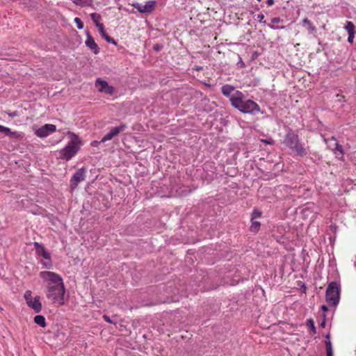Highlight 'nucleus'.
I'll return each instance as SVG.
<instances>
[{"label":"nucleus","mask_w":356,"mask_h":356,"mask_svg":"<svg viewBox=\"0 0 356 356\" xmlns=\"http://www.w3.org/2000/svg\"><path fill=\"white\" fill-rule=\"evenodd\" d=\"M344 28L347 31L348 34H355V26L352 22L347 21Z\"/></svg>","instance_id":"nucleus-18"},{"label":"nucleus","mask_w":356,"mask_h":356,"mask_svg":"<svg viewBox=\"0 0 356 356\" xmlns=\"http://www.w3.org/2000/svg\"><path fill=\"white\" fill-rule=\"evenodd\" d=\"M336 147L334 150V154H337V152H339L341 156L343 155V150L341 145H340L337 142L335 143Z\"/></svg>","instance_id":"nucleus-26"},{"label":"nucleus","mask_w":356,"mask_h":356,"mask_svg":"<svg viewBox=\"0 0 356 356\" xmlns=\"http://www.w3.org/2000/svg\"><path fill=\"white\" fill-rule=\"evenodd\" d=\"M321 309L324 312H327L328 310V308L326 305H322L321 306Z\"/></svg>","instance_id":"nucleus-37"},{"label":"nucleus","mask_w":356,"mask_h":356,"mask_svg":"<svg viewBox=\"0 0 356 356\" xmlns=\"http://www.w3.org/2000/svg\"><path fill=\"white\" fill-rule=\"evenodd\" d=\"M275 3V1L274 0H267L266 1V4L268 5V6H272L273 4Z\"/></svg>","instance_id":"nucleus-34"},{"label":"nucleus","mask_w":356,"mask_h":356,"mask_svg":"<svg viewBox=\"0 0 356 356\" xmlns=\"http://www.w3.org/2000/svg\"><path fill=\"white\" fill-rule=\"evenodd\" d=\"M86 46L92 51L95 54H97L99 52V48L97 43L95 42L93 38L90 35V33H87V39L86 40Z\"/></svg>","instance_id":"nucleus-13"},{"label":"nucleus","mask_w":356,"mask_h":356,"mask_svg":"<svg viewBox=\"0 0 356 356\" xmlns=\"http://www.w3.org/2000/svg\"><path fill=\"white\" fill-rule=\"evenodd\" d=\"M65 288L64 283L47 287V298L54 304L63 305L65 301Z\"/></svg>","instance_id":"nucleus-4"},{"label":"nucleus","mask_w":356,"mask_h":356,"mask_svg":"<svg viewBox=\"0 0 356 356\" xmlns=\"http://www.w3.org/2000/svg\"><path fill=\"white\" fill-rule=\"evenodd\" d=\"M354 38H355V35L348 34V42L350 43H353Z\"/></svg>","instance_id":"nucleus-33"},{"label":"nucleus","mask_w":356,"mask_h":356,"mask_svg":"<svg viewBox=\"0 0 356 356\" xmlns=\"http://www.w3.org/2000/svg\"><path fill=\"white\" fill-rule=\"evenodd\" d=\"M24 297L26 303L34 298L32 297L31 291L29 290L25 292Z\"/></svg>","instance_id":"nucleus-28"},{"label":"nucleus","mask_w":356,"mask_h":356,"mask_svg":"<svg viewBox=\"0 0 356 356\" xmlns=\"http://www.w3.org/2000/svg\"><path fill=\"white\" fill-rule=\"evenodd\" d=\"M40 277L47 284V287L63 283L61 276L52 271H41Z\"/></svg>","instance_id":"nucleus-7"},{"label":"nucleus","mask_w":356,"mask_h":356,"mask_svg":"<svg viewBox=\"0 0 356 356\" xmlns=\"http://www.w3.org/2000/svg\"><path fill=\"white\" fill-rule=\"evenodd\" d=\"M284 143L300 156L307 154V147L300 142L298 136L292 131L287 132L284 139Z\"/></svg>","instance_id":"nucleus-3"},{"label":"nucleus","mask_w":356,"mask_h":356,"mask_svg":"<svg viewBox=\"0 0 356 356\" xmlns=\"http://www.w3.org/2000/svg\"><path fill=\"white\" fill-rule=\"evenodd\" d=\"M239 63L241 65V67H243L245 66V63L244 62L241 60V58H240V61H239Z\"/></svg>","instance_id":"nucleus-38"},{"label":"nucleus","mask_w":356,"mask_h":356,"mask_svg":"<svg viewBox=\"0 0 356 356\" xmlns=\"http://www.w3.org/2000/svg\"><path fill=\"white\" fill-rule=\"evenodd\" d=\"M0 133H3L5 136H9L13 134L10 128L2 125H0Z\"/></svg>","instance_id":"nucleus-24"},{"label":"nucleus","mask_w":356,"mask_h":356,"mask_svg":"<svg viewBox=\"0 0 356 356\" xmlns=\"http://www.w3.org/2000/svg\"><path fill=\"white\" fill-rule=\"evenodd\" d=\"M325 337H326L327 340H330V334H326Z\"/></svg>","instance_id":"nucleus-39"},{"label":"nucleus","mask_w":356,"mask_h":356,"mask_svg":"<svg viewBox=\"0 0 356 356\" xmlns=\"http://www.w3.org/2000/svg\"><path fill=\"white\" fill-rule=\"evenodd\" d=\"M104 38L109 43L113 44L115 45L117 44L116 41L113 38L110 37L108 34Z\"/></svg>","instance_id":"nucleus-30"},{"label":"nucleus","mask_w":356,"mask_h":356,"mask_svg":"<svg viewBox=\"0 0 356 356\" xmlns=\"http://www.w3.org/2000/svg\"><path fill=\"white\" fill-rule=\"evenodd\" d=\"M340 284L337 282H330L326 289L325 299L329 305L337 306L340 298Z\"/></svg>","instance_id":"nucleus-6"},{"label":"nucleus","mask_w":356,"mask_h":356,"mask_svg":"<svg viewBox=\"0 0 356 356\" xmlns=\"http://www.w3.org/2000/svg\"><path fill=\"white\" fill-rule=\"evenodd\" d=\"M132 6L140 13H151L155 9L156 1L154 0L148 1L145 5L136 2L132 4Z\"/></svg>","instance_id":"nucleus-8"},{"label":"nucleus","mask_w":356,"mask_h":356,"mask_svg":"<svg viewBox=\"0 0 356 356\" xmlns=\"http://www.w3.org/2000/svg\"><path fill=\"white\" fill-rule=\"evenodd\" d=\"M34 322L42 327H44L46 326L45 318L42 315L35 316L34 317Z\"/></svg>","instance_id":"nucleus-17"},{"label":"nucleus","mask_w":356,"mask_h":356,"mask_svg":"<svg viewBox=\"0 0 356 356\" xmlns=\"http://www.w3.org/2000/svg\"><path fill=\"white\" fill-rule=\"evenodd\" d=\"M103 318L104 319V321H105L106 322H107V323H111V324L114 323L111 321V319L110 318V317H109L108 316H107V315H104V316H103Z\"/></svg>","instance_id":"nucleus-32"},{"label":"nucleus","mask_w":356,"mask_h":356,"mask_svg":"<svg viewBox=\"0 0 356 356\" xmlns=\"http://www.w3.org/2000/svg\"><path fill=\"white\" fill-rule=\"evenodd\" d=\"M96 86H99V91L104 92L107 95H112L114 92V88L109 86L108 82L101 79H97L96 81Z\"/></svg>","instance_id":"nucleus-12"},{"label":"nucleus","mask_w":356,"mask_h":356,"mask_svg":"<svg viewBox=\"0 0 356 356\" xmlns=\"http://www.w3.org/2000/svg\"><path fill=\"white\" fill-rule=\"evenodd\" d=\"M283 20L280 17H273L271 19V24H268V26L269 28H270L271 29H274V30L284 29L285 28V26H278L275 25V24L280 23Z\"/></svg>","instance_id":"nucleus-15"},{"label":"nucleus","mask_w":356,"mask_h":356,"mask_svg":"<svg viewBox=\"0 0 356 356\" xmlns=\"http://www.w3.org/2000/svg\"><path fill=\"white\" fill-rule=\"evenodd\" d=\"M262 142L266 143V144H268V145H272L273 144V140H261Z\"/></svg>","instance_id":"nucleus-35"},{"label":"nucleus","mask_w":356,"mask_h":356,"mask_svg":"<svg viewBox=\"0 0 356 356\" xmlns=\"http://www.w3.org/2000/svg\"><path fill=\"white\" fill-rule=\"evenodd\" d=\"M126 128L127 125L125 124H121L118 127H113L99 143H105L106 141L111 140L114 137L118 136L120 132L124 131Z\"/></svg>","instance_id":"nucleus-11"},{"label":"nucleus","mask_w":356,"mask_h":356,"mask_svg":"<svg viewBox=\"0 0 356 356\" xmlns=\"http://www.w3.org/2000/svg\"><path fill=\"white\" fill-rule=\"evenodd\" d=\"M155 49H156V50H159V47H155Z\"/></svg>","instance_id":"nucleus-41"},{"label":"nucleus","mask_w":356,"mask_h":356,"mask_svg":"<svg viewBox=\"0 0 356 356\" xmlns=\"http://www.w3.org/2000/svg\"><path fill=\"white\" fill-rule=\"evenodd\" d=\"M92 0H73V3H74L76 5L81 6L90 5L92 3Z\"/></svg>","instance_id":"nucleus-23"},{"label":"nucleus","mask_w":356,"mask_h":356,"mask_svg":"<svg viewBox=\"0 0 356 356\" xmlns=\"http://www.w3.org/2000/svg\"><path fill=\"white\" fill-rule=\"evenodd\" d=\"M306 325L310 329L314 334L316 332L314 321L312 318H309L306 321Z\"/></svg>","instance_id":"nucleus-21"},{"label":"nucleus","mask_w":356,"mask_h":356,"mask_svg":"<svg viewBox=\"0 0 356 356\" xmlns=\"http://www.w3.org/2000/svg\"><path fill=\"white\" fill-rule=\"evenodd\" d=\"M99 141H97V140L93 141V142L91 143V145H92V146L97 147V146H98V145H99V144H100V143H99Z\"/></svg>","instance_id":"nucleus-36"},{"label":"nucleus","mask_w":356,"mask_h":356,"mask_svg":"<svg viewBox=\"0 0 356 356\" xmlns=\"http://www.w3.org/2000/svg\"><path fill=\"white\" fill-rule=\"evenodd\" d=\"M302 24L304 26H307V29L309 33H314L316 32V28L312 24V23L307 18H305L302 20Z\"/></svg>","instance_id":"nucleus-16"},{"label":"nucleus","mask_w":356,"mask_h":356,"mask_svg":"<svg viewBox=\"0 0 356 356\" xmlns=\"http://www.w3.org/2000/svg\"><path fill=\"white\" fill-rule=\"evenodd\" d=\"M26 304L29 307L33 309L36 313H39L42 310V304L40 301L39 296L34 297V298L33 300H30Z\"/></svg>","instance_id":"nucleus-14"},{"label":"nucleus","mask_w":356,"mask_h":356,"mask_svg":"<svg viewBox=\"0 0 356 356\" xmlns=\"http://www.w3.org/2000/svg\"><path fill=\"white\" fill-rule=\"evenodd\" d=\"M86 170L84 168L79 169L71 177L70 181V187L74 189L79 184L83 181L86 178Z\"/></svg>","instance_id":"nucleus-9"},{"label":"nucleus","mask_w":356,"mask_h":356,"mask_svg":"<svg viewBox=\"0 0 356 356\" xmlns=\"http://www.w3.org/2000/svg\"><path fill=\"white\" fill-rule=\"evenodd\" d=\"M67 135L70 138L68 143L59 151V158L67 161L72 159L79 151L83 145L82 140L76 134L68 131Z\"/></svg>","instance_id":"nucleus-2"},{"label":"nucleus","mask_w":356,"mask_h":356,"mask_svg":"<svg viewBox=\"0 0 356 356\" xmlns=\"http://www.w3.org/2000/svg\"><path fill=\"white\" fill-rule=\"evenodd\" d=\"M331 139H332V140H336V138H335L334 136H332V137L331 138Z\"/></svg>","instance_id":"nucleus-40"},{"label":"nucleus","mask_w":356,"mask_h":356,"mask_svg":"<svg viewBox=\"0 0 356 356\" xmlns=\"http://www.w3.org/2000/svg\"><path fill=\"white\" fill-rule=\"evenodd\" d=\"M264 15L263 14H258L257 16V19L260 22V23H262V24H265L266 23V21L264 20Z\"/></svg>","instance_id":"nucleus-31"},{"label":"nucleus","mask_w":356,"mask_h":356,"mask_svg":"<svg viewBox=\"0 0 356 356\" xmlns=\"http://www.w3.org/2000/svg\"><path fill=\"white\" fill-rule=\"evenodd\" d=\"M33 246L37 257H42L43 259L40 260V264L42 266L45 268L51 269L53 266L51 253L47 250L42 243L34 242Z\"/></svg>","instance_id":"nucleus-5"},{"label":"nucleus","mask_w":356,"mask_h":356,"mask_svg":"<svg viewBox=\"0 0 356 356\" xmlns=\"http://www.w3.org/2000/svg\"><path fill=\"white\" fill-rule=\"evenodd\" d=\"M74 22L76 24V26L79 29H82L83 28V24L80 18L75 17L74 18Z\"/></svg>","instance_id":"nucleus-29"},{"label":"nucleus","mask_w":356,"mask_h":356,"mask_svg":"<svg viewBox=\"0 0 356 356\" xmlns=\"http://www.w3.org/2000/svg\"><path fill=\"white\" fill-rule=\"evenodd\" d=\"M56 127L52 124H46L41 127L38 128L35 131V134L39 138H46L51 134L55 132Z\"/></svg>","instance_id":"nucleus-10"},{"label":"nucleus","mask_w":356,"mask_h":356,"mask_svg":"<svg viewBox=\"0 0 356 356\" xmlns=\"http://www.w3.org/2000/svg\"><path fill=\"white\" fill-rule=\"evenodd\" d=\"M97 28H98V30H99V32L101 36L104 38L107 35V33H106V31L104 30L103 24H97Z\"/></svg>","instance_id":"nucleus-27"},{"label":"nucleus","mask_w":356,"mask_h":356,"mask_svg":"<svg viewBox=\"0 0 356 356\" xmlns=\"http://www.w3.org/2000/svg\"><path fill=\"white\" fill-rule=\"evenodd\" d=\"M325 345L327 356H333L332 346L330 340H325Z\"/></svg>","instance_id":"nucleus-19"},{"label":"nucleus","mask_w":356,"mask_h":356,"mask_svg":"<svg viewBox=\"0 0 356 356\" xmlns=\"http://www.w3.org/2000/svg\"><path fill=\"white\" fill-rule=\"evenodd\" d=\"M222 94L229 98L231 105L243 113L254 115L261 112L260 106L251 99H245V95L235 87L225 84L221 88Z\"/></svg>","instance_id":"nucleus-1"},{"label":"nucleus","mask_w":356,"mask_h":356,"mask_svg":"<svg viewBox=\"0 0 356 356\" xmlns=\"http://www.w3.org/2000/svg\"><path fill=\"white\" fill-rule=\"evenodd\" d=\"M91 19L93 21V22L95 24L96 26L97 27V24H102L100 23L101 20V16L97 13H91L90 15Z\"/></svg>","instance_id":"nucleus-22"},{"label":"nucleus","mask_w":356,"mask_h":356,"mask_svg":"<svg viewBox=\"0 0 356 356\" xmlns=\"http://www.w3.org/2000/svg\"><path fill=\"white\" fill-rule=\"evenodd\" d=\"M260 222L258 221H256L254 220H251V226H250V230L254 232H257L259 231L260 227Z\"/></svg>","instance_id":"nucleus-20"},{"label":"nucleus","mask_w":356,"mask_h":356,"mask_svg":"<svg viewBox=\"0 0 356 356\" xmlns=\"http://www.w3.org/2000/svg\"><path fill=\"white\" fill-rule=\"evenodd\" d=\"M261 216V212L259 209H254L251 214V220L259 218Z\"/></svg>","instance_id":"nucleus-25"}]
</instances>
